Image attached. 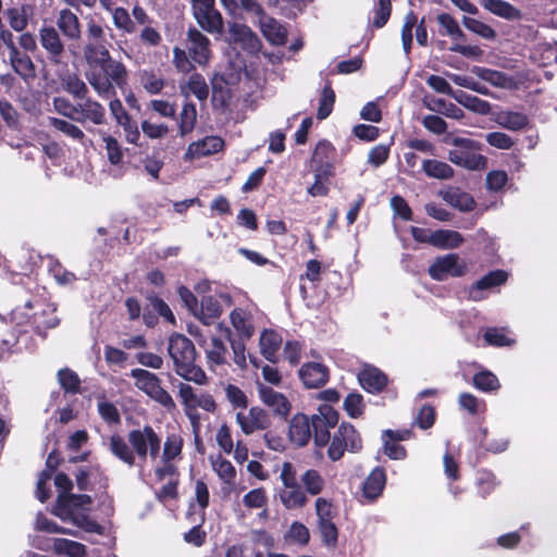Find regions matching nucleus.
Returning <instances> with one entry per match:
<instances>
[{
  "label": "nucleus",
  "mask_w": 557,
  "mask_h": 557,
  "mask_svg": "<svg viewBox=\"0 0 557 557\" xmlns=\"http://www.w3.org/2000/svg\"><path fill=\"white\" fill-rule=\"evenodd\" d=\"M226 347L220 338L213 337L210 347L207 349L209 363L220 366L225 362Z\"/></svg>",
  "instance_id": "13d9d810"
},
{
  "label": "nucleus",
  "mask_w": 557,
  "mask_h": 557,
  "mask_svg": "<svg viewBox=\"0 0 557 557\" xmlns=\"http://www.w3.org/2000/svg\"><path fill=\"white\" fill-rule=\"evenodd\" d=\"M215 441L222 451L230 455L234 450V442L232 437L231 428L223 423L216 431Z\"/></svg>",
  "instance_id": "69168bd1"
},
{
  "label": "nucleus",
  "mask_w": 557,
  "mask_h": 557,
  "mask_svg": "<svg viewBox=\"0 0 557 557\" xmlns=\"http://www.w3.org/2000/svg\"><path fill=\"white\" fill-rule=\"evenodd\" d=\"M65 90L73 95L75 98L85 99L88 92L87 85L77 76H69L64 81Z\"/></svg>",
  "instance_id": "774afa93"
},
{
  "label": "nucleus",
  "mask_w": 557,
  "mask_h": 557,
  "mask_svg": "<svg viewBox=\"0 0 557 557\" xmlns=\"http://www.w3.org/2000/svg\"><path fill=\"white\" fill-rule=\"evenodd\" d=\"M168 351L178 376L198 385H206L208 383V376L205 371L195 364L196 349L188 337L182 334L171 335Z\"/></svg>",
  "instance_id": "39448f33"
},
{
  "label": "nucleus",
  "mask_w": 557,
  "mask_h": 557,
  "mask_svg": "<svg viewBox=\"0 0 557 557\" xmlns=\"http://www.w3.org/2000/svg\"><path fill=\"white\" fill-rule=\"evenodd\" d=\"M361 448V438L355 428L347 423H342L333 436L327 455L333 461L339 460L345 450L356 453Z\"/></svg>",
  "instance_id": "9d476101"
},
{
  "label": "nucleus",
  "mask_w": 557,
  "mask_h": 557,
  "mask_svg": "<svg viewBox=\"0 0 557 557\" xmlns=\"http://www.w3.org/2000/svg\"><path fill=\"white\" fill-rule=\"evenodd\" d=\"M39 40L41 47L48 53V58L53 63H60L64 53V45L58 30L52 26H42L39 29Z\"/></svg>",
  "instance_id": "f3484780"
},
{
  "label": "nucleus",
  "mask_w": 557,
  "mask_h": 557,
  "mask_svg": "<svg viewBox=\"0 0 557 557\" xmlns=\"http://www.w3.org/2000/svg\"><path fill=\"white\" fill-rule=\"evenodd\" d=\"M11 322L18 327V332H25L26 326H33L32 319V299L25 301L24 305L17 306L11 312Z\"/></svg>",
  "instance_id": "49530a36"
},
{
  "label": "nucleus",
  "mask_w": 557,
  "mask_h": 557,
  "mask_svg": "<svg viewBox=\"0 0 557 557\" xmlns=\"http://www.w3.org/2000/svg\"><path fill=\"white\" fill-rule=\"evenodd\" d=\"M463 243L462 235L453 230H437L432 232L430 245L440 249H454Z\"/></svg>",
  "instance_id": "72a5a7b5"
},
{
  "label": "nucleus",
  "mask_w": 557,
  "mask_h": 557,
  "mask_svg": "<svg viewBox=\"0 0 557 557\" xmlns=\"http://www.w3.org/2000/svg\"><path fill=\"white\" fill-rule=\"evenodd\" d=\"M282 339L281 337L273 331H264L262 332L259 345L262 356L271 361H276V355L280 349Z\"/></svg>",
  "instance_id": "58836bf2"
},
{
  "label": "nucleus",
  "mask_w": 557,
  "mask_h": 557,
  "mask_svg": "<svg viewBox=\"0 0 557 557\" xmlns=\"http://www.w3.org/2000/svg\"><path fill=\"white\" fill-rule=\"evenodd\" d=\"M466 272V264L456 253L437 257L429 268L433 280L444 281L448 277H458Z\"/></svg>",
  "instance_id": "9b49d317"
},
{
  "label": "nucleus",
  "mask_w": 557,
  "mask_h": 557,
  "mask_svg": "<svg viewBox=\"0 0 557 557\" xmlns=\"http://www.w3.org/2000/svg\"><path fill=\"white\" fill-rule=\"evenodd\" d=\"M12 70L24 81L33 79L36 76V67L30 57L18 50L8 55Z\"/></svg>",
  "instance_id": "7c9ffc66"
},
{
  "label": "nucleus",
  "mask_w": 557,
  "mask_h": 557,
  "mask_svg": "<svg viewBox=\"0 0 557 557\" xmlns=\"http://www.w3.org/2000/svg\"><path fill=\"white\" fill-rule=\"evenodd\" d=\"M83 55L88 65L85 77L99 97L111 98L116 89L126 88L128 70L123 62L112 58L104 29L94 21L87 24Z\"/></svg>",
  "instance_id": "f257e3e1"
},
{
  "label": "nucleus",
  "mask_w": 557,
  "mask_h": 557,
  "mask_svg": "<svg viewBox=\"0 0 557 557\" xmlns=\"http://www.w3.org/2000/svg\"><path fill=\"white\" fill-rule=\"evenodd\" d=\"M507 280V273L503 270H496L487 273L480 278L469 289V297L474 301H480L485 298L484 292L488 288L498 286L505 283Z\"/></svg>",
  "instance_id": "b1692460"
},
{
  "label": "nucleus",
  "mask_w": 557,
  "mask_h": 557,
  "mask_svg": "<svg viewBox=\"0 0 557 557\" xmlns=\"http://www.w3.org/2000/svg\"><path fill=\"white\" fill-rule=\"evenodd\" d=\"M46 465L49 470H45L40 473L36 490L37 498L41 503H44L49 496L46 490V484L51 478V472L54 471L59 465V458L54 451L49 454Z\"/></svg>",
  "instance_id": "37998d69"
},
{
  "label": "nucleus",
  "mask_w": 557,
  "mask_h": 557,
  "mask_svg": "<svg viewBox=\"0 0 557 557\" xmlns=\"http://www.w3.org/2000/svg\"><path fill=\"white\" fill-rule=\"evenodd\" d=\"M183 443V437L180 433L173 432L166 435L160 461L154 468V475L158 481L177 475L175 462L181 459Z\"/></svg>",
  "instance_id": "6e6552de"
},
{
  "label": "nucleus",
  "mask_w": 557,
  "mask_h": 557,
  "mask_svg": "<svg viewBox=\"0 0 557 557\" xmlns=\"http://www.w3.org/2000/svg\"><path fill=\"white\" fill-rule=\"evenodd\" d=\"M49 123L55 129L60 131L61 133H63L64 135L69 136L74 140L81 141L85 137L84 132L78 126L69 121L61 120L58 117H49Z\"/></svg>",
  "instance_id": "5fc2aeb1"
},
{
  "label": "nucleus",
  "mask_w": 557,
  "mask_h": 557,
  "mask_svg": "<svg viewBox=\"0 0 557 557\" xmlns=\"http://www.w3.org/2000/svg\"><path fill=\"white\" fill-rule=\"evenodd\" d=\"M194 17L199 26L210 34H221L223 30V18L215 8L195 14Z\"/></svg>",
  "instance_id": "e433bc0d"
},
{
  "label": "nucleus",
  "mask_w": 557,
  "mask_h": 557,
  "mask_svg": "<svg viewBox=\"0 0 557 557\" xmlns=\"http://www.w3.org/2000/svg\"><path fill=\"white\" fill-rule=\"evenodd\" d=\"M484 339L488 345L497 347L510 346L515 343L506 335L505 330L496 327L487 329L484 333Z\"/></svg>",
  "instance_id": "680f3d73"
},
{
  "label": "nucleus",
  "mask_w": 557,
  "mask_h": 557,
  "mask_svg": "<svg viewBox=\"0 0 557 557\" xmlns=\"http://www.w3.org/2000/svg\"><path fill=\"white\" fill-rule=\"evenodd\" d=\"M77 113L81 114L76 121H91L94 124L100 125L104 123L106 110L98 101L87 98L83 103H78Z\"/></svg>",
  "instance_id": "2f4dec72"
},
{
  "label": "nucleus",
  "mask_w": 557,
  "mask_h": 557,
  "mask_svg": "<svg viewBox=\"0 0 557 557\" xmlns=\"http://www.w3.org/2000/svg\"><path fill=\"white\" fill-rule=\"evenodd\" d=\"M102 140L106 144V151L110 163L113 165L121 163L123 151L119 141L106 133H102Z\"/></svg>",
  "instance_id": "052dcab7"
},
{
  "label": "nucleus",
  "mask_w": 557,
  "mask_h": 557,
  "mask_svg": "<svg viewBox=\"0 0 557 557\" xmlns=\"http://www.w3.org/2000/svg\"><path fill=\"white\" fill-rule=\"evenodd\" d=\"M299 379L307 388H319L329 381V369L321 362L304 363L298 371Z\"/></svg>",
  "instance_id": "2eb2a0df"
},
{
  "label": "nucleus",
  "mask_w": 557,
  "mask_h": 557,
  "mask_svg": "<svg viewBox=\"0 0 557 557\" xmlns=\"http://www.w3.org/2000/svg\"><path fill=\"white\" fill-rule=\"evenodd\" d=\"M222 308L219 301L212 296H205L198 306V315H196L205 324L209 325L220 317Z\"/></svg>",
  "instance_id": "79ce46f5"
},
{
  "label": "nucleus",
  "mask_w": 557,
  "mask_h": 557,
  "mask_svg": "<svg viewBox=\"0 0 557 557\" xmlns=\"http://www.w3.org/2000/svg\"><path fill=\"white\" fill-rule=\"evenodd\" d=\"M528 116L521 112L502 111L496 115V123L509 131H520L528 125Z\"/></svg>",
  "instance_id": "a19ab883"
},
{
  "label": "nucleus",
  "mask_w": 557,
  "mask_h": 557,
  "mask_svg": "<svg viewBox=\"0 0 557 557\" xmlns=\"http://www.w3.org/2000/svg\"><path fill=\"white\" fill-rule=\"evenodd\" d=\"M459 406L470 414H476L485 409V403L470 393H462L458 398Z\"/></svg>",
  "instance_id": "338daca9"
},
{
  "label": "nucleus",
  "mask_w": 557,
  "mask_h": 557,
  "mask_svg": "<svg viewBox=\"0 0 557 557\" xmlns=\"http://www.w3.org/2000/svg\"><path fill=\"white\" fill-rule=\"evenodd\" d=\"M178 397L185 409H198L199 393H197L190 385L186 383H178Z\"/></svg>",
  "instance_id": "6e6d98bb"
},
{
  "label": "nucleus",
  "mask_w": 557,
  "mask_h": 557,
  "mask_svg": "<svg viewBox=\"0 0 557 557\" xmlns=\"http://www.w3.org/2000/svg\"><path fill=\"white\" fill-rule=\"evenodd\" d=\"M209 461L211 469L223 483V490L230 493L235 486L236 469L233 463L225 459L221 454L210 455Z\"/></svg>",
  "instance_id": "aec40b11"
},
{
  "label": "nucleus",
  "mask_w": 557,
  "mask_h": 557,
  "mask_svg": "<svg viewBox=\"0 0 557 557\" xmlns=\"http://www.w3.org/2000/svg\"><path fill=\"white\" fill-rule=\"evenodd\" d=\"M472 72L495 87L505 89H516L518 87L517 81L506 73L480 66H474Z\"/></svg>",
  "instance_id": "393cba45"
},
{
  "label": "nucleus",
  "mask_w": 557,
  "mask_h": 557,
  "mask_svg": "<svg viewBox=\"0 0 557 557\" xmlns=\"http://www.w3.org/2000/svg\"><path fill=\"white\" fill-rule=\"evenodd\" d=\"M386 483L385 472L381 468H375L366 479L363 484V495L370 500L381 495Z\"/></svg>",
  "instance_id": "c9c22d12"
},
{
  "label": "nucleus",
  "mask_w": 557,
  "mask_h": 557,
  "mask_svg": "<svg viewBox=\"0 0 557 557\" xmlns=\"http://www.w3.org/2000/svg\"><path fill=\"white\" fill-rule=\"evenodd\" d=\"M54 485L59 492L53 513L63 521H69L75 527L92 533H101L102 527L88 516L91 506V497L85 494H71L73 483L64 473H58Z\"/></svg>",
  "instance_id": "f03ea898"
},
{
  "label": "nucleus",
  "mask_w": 557,
  "mask_h": 557,
  "mask_svg": "<svg viewBox=\"0 0 557 557\" xmlns=\"http://www.w3.org/2000/svg\"><path fill=\"white\" fill-rule=\"evenodd\" d=\"M109 450L114 457L127 465L134 467L136 457L146 461L149 457L156 460L161 448V438L151 425L134 429L127 434V442L119 434L109 437Z\"/></svg>",
  "instance_id": "7ed1b4c3"
},
{
  "label": "nucleus",
  "mask_w": 557,
  "mask_h": 557,
  "mask_svg": "<svg viewBox=\"0 0 557 557\" xmlns=\"http://www.w3.org/2000/svg\"><path fill=\"white\" fill-rule=\"evenodd\" d=\"M507 280V273L503 270H496L487 273L480 278L469 289V297L474 301H480L485 298L484 292L488 288L498 286L505 283Z\"/></svg>",
  "instance_id": "5701e85b"
},
{
  "label": "nucleus",
  "mask_w": 557,
  "mask_h": 557,
  "mask_svg": "<svg viewBox=\"0 0 557 557\" xmlns=\"http://www.w3.org/2000/svg\"><path fill=\"white\" fill-rule=\"evenodd\" d=\"M32 319L33 327L38 333L55 327L59 324V319L55 315V306L38 297L32 299Z\"/></svg>",
  "instance_id": "ddd939ff"
},
{
  "label": "nucleus",
  "mask_w": 557,
  "mask_h": 557,
  "mask_svg": "<svg viewBox=\"0 0 557 557\" xmlns=\"http://www.w3.org/2000/svg\"><path fill=\"white\" fill-rule=\"evenodd\" d=\"M451 144L454 148L448 152L450 162L471 171L486 168L487 159L479 153L481 144L466 137H454Z\"/></svg>",
  "instance_id": "423d86ee"
},
{
  "label": "nucleus",
  "mask_w": 557,
  "mask_h": 557,
  "mask_svg": "<svg viewBox=\"0 0 557 557\" xmlns=\"http://www.w3.org/2000/svg\"><path fill=\"white\" fill-rule=\"evenodd\" d=\"M113 23L117 29L132 34L136 30L135 23L124 8H115L112 12Z\"/></svg>",
  "instance_id": "bf43d9fd"
},
{
  "label": "nucleus",
  "mask_w": 557,
  "mask_h": 557,
  "mask_svg": "<svg viewBox=\"0 0 557 557\" xmlns=\"http://www.w3.org/2000/svg\"><path fill=\"white\" fill-rule=\"evenodd\" d=\"M257 391L262 404L269 407L274 414L286 417L289 413L292 408L290 403L282 393L262 383H257Z\"/></svg>",
  "instance_id": "dca6fc26"
},
{
  "label": "nucleus",
  "mask_w": 557,
  "mask_h": 557,
  "mask_svg": "<svg viewBox=\"0 0 557 557\" xmlns=\"http://www.w3.org/2000/svg\"><path fill=\"white\" fill-rule=\"evenodd\" d=\"M318 529L323 543L327 547H335L337 544L338 531L334 519L336 509L334 504L324 497H318L314 502Z\"/></svg>",
  "instance_id": "1a4fd4ad"
},
{
  "label": "nucleus",
  "mask_w": 557,
  "mask_h": 557,
  "mask_svg": "<svg viewBox=\"0 0 557 557\" xmlns=\"http://www.w3.org/2000/svg\"><path fill=\"white\" fill-rule=\"evenodd\" d=\"M231 41L239 45L248 53H256L261 48L258 36L246 25L234 23L230 26Z\"/></svg>",
  "instance_id": "412c9836"
},
{
  "label": "nucleus",
  "mask_w": 557,
  "mask_h": 557,
  "mask_svg": "<svg viewBox=\"0 0 557 557\" xmlns=\"http://www.w3.org/2000/svg\"><path fill=\"white\" fill-rule=\"evenodd\" d=\"M280 499L284 507L288 510L302 508L308 502L306 492L299 484L287 486L281 490Z\"/></svg>",
  "instance_id": "f704fd0d"
},
{
  "label": "nucleus",
  "mask_w": 557,
  "mask_h": 557,
  "mask_svg": "<svg viewBox=\"0 0 557 557\" xmlns=\"http://www.w3.org/2000/svg\"><path fill=\"white\" fill-rule=\"evenodd\" d=\"M181 92L186 98L194 95L199 101H205L208 98L209 88L200 74H193L184 85H181Z\"/></svg>",
  "instance_id": "4c0bfd02"
},
{
  "label": "nucleus",
  "mask_w": 557,
  "mask_h": 557,
  "mask_svg": "<svg viewBox=\"0 0 557 557\" xmlns=\"http://www.w3.org/2000/svg\"><path fill=\"white\" fill-rule=\"evenodd\" d=\"M422 170L429 177L437 180H448L454 175L453 168L446 162L438 160H424Z\"/></svg>",
  "instance_id": "a18cd8bd"
},
{
  "label": "nucleus",
  "mask_w": 557,
  "mask_h": 557,
  "mask_svg": "<svg viewBox=\"0 0 557 557\" xmlns=\"http://www.w3.org/2000/svg\"><path fill=\"white\" fill-rule=\"evenodd\" d=\"M230 321L242 339H249L255 333V318L249 308H235L230 314Z\"/></svg>",
  "instance_id": "4be33fe9"
},
{
  "label": "nucleus",
  "mask_w": 557,
  "mask_h": 557,
  "mask_svg": "<svg viewBox=\"0 0 557 557\" xmlns=\"http://www.w3.org/2000/svg\"><path fill=\"white\" fill-rule=\"evenodd\" d=\"M129 375L135 381V386L151 399L160 404L166 410H174L176 405L172 396L161 386V380L157 374L140 368L131 370Z\"/></svg>",
  "instance_id": "0eeeda50"
},
{
  "label": "nucleus",
  "mask_w": 557,
  "mask_h": 557,
  "mask_svg": "<svg viewBox=\"0 0 557 557\" xmlns=\"http://www.w3.org/2000/svg\"><path fill=\"white\" fill-rule=\"evenodd\" d=\"M414 27L417 42L421 46H425L428 42V33L423 23L421 22L419 25H417V16L414 15V13H407L404 18V24L401 27V41L406 54H408L411 49L412 29Z\"/></svg>",
  "instance_id": "6ab92c4d"
},
{
  "label": "nucleus",
  "mask_w": 557,
  "mask_h": 557,
  "mask_svg": "<svg viewBox=\"0 0 557 557\" xmlns=\"http://www.w3.org/2000/svg\"><path fill=\"white\" fill-rule=\"evenodd\" d=\"M335 102V92L332 89L330 83H327L321 92L320 99H319V109H318V119L324 120L326 119L332 110Z\"/></svg>",
  "instance_id": "603ef678"
},
{
  "label": "nucleus",
  "mask_w": 557,
  "mask_h": 557,
  "mask_svg": "<svg viewBox=\"0 0 557 557\" xmlns=\"http://www.w3.org/2000/svg\"><path fill=\"white\" fill-rule=\"evenodd\" d=\"M300 482L305 488L304 491L312 496L322 493L325 486L324 478L314 469L305 471L300 476Z\"/></svg>",
  "instance_id": "c03bdc74"
},
{
  "label": "nucleus",
  "mask_w": 557,
  "mask_h": 557,
  "mask_svg": "<svg viewBox=\"0 0 557 557\" xmlns=\"http://www.w3.org/2000/svg\"><path fill=\"white\" fill-rule=\"evenodd\" d=\"M462 24L468 30L482 37L483 39L494 40L497 37L496 30L480 20L463 16Z\"/></svg>",
  "instance_id": "de8ad7c7"
},
{
  "label": "nucleus",
  "mask_w": 557,
  "mask_h": 557,
  "mask_svg": "<svg viewBox=\"0 0 557 557\" xmlns=\"http://www.w3.org/2000/svg\"><path fill=\"white\" fill-rule=\"evenodd\" d=\"M33 14L34 7L30 4H22L21 7L7 9L5 11V16L10 27L17 33L26 29L28 21Z\"/></svg>",
  "instance_id": "c756f323"
},
{
  "label": "nucleus",
  "mask_w": 557,
  "mask_h": 557,
  "mask_svg": "<svg viewBox=\"0 0 557 557\" xmlns=\"http://www.w3.org/2000/svg\"><path fill=\"white\" fill-rule=\"evenodd\" d=\"M235 421L245 435H251L257 431H263L270 425V418L267 411L253 406L248 410L242 409L236 412Z\"/></svg>",
  "instance_id": "f8f14e48"
},
{
  "label": "nucleus",
  "mask_w": 557,
  "mask_h": 557,
  "mask_svg": "<svg viewBox=\"0 0 557 557\" xmlns=\"http://www.w3.org/2000/svg\"><path fill=\"white\" fill-rule=\"evenodd\" d=\"M57 25L60 32L71 40H78L82 36L81 23L77 15L69 9L59 12Z\"/></svg>",
  "instance_id": "a878e982"
},
{
  "label": "nucleus",
  "mask_w": 557,
  "mask_h": 557,
  "mask_svg": "<svg viewBox=\"0 0 557 557\" xmlns=\"http://www.w3.org/2000/svg\"><path fill=\"white\" fill-rule=\"evenodd\" d=\"M441 195L447 203L460 211L469 212L475 207V201L472 196L459 188H448L442 191Z\"/></svg>",
  "instance_id": "473e14b6"
},
{
  "label": "nucleus",
  "mask_w": 557,
  "mask_h": 557,
  "mask_svg": "<svg viewBox=\"0 0 557 557\" xmlns=\"http://www.w3.org/2000/svg\"><path fill=\"white\" fill-rule=\"evenodd\" d=\"M58 380L65 392L75 393L79 388L81 380L78 375L70 369H61L58 372Z\"/></svg>",
  "instance_id": "0e129e2a"
},
{
  "label": "nucleus",
  "mask_w": 557,
  "mask_h": 557,
  "mask_svg": "<svg viewBox=\"0 0 557 557\" xmlns=\"http://www.w3.org/2000/svg\"><path fill=\"white\" fill-rule=\"evenodd\" d=\"M53 549L58 554H64L69 557H84L85 555V546L78 542L65 540V539H55L53 540Z\"/></svg>",
  "instance_id": "8fccbe9b"
},
{
  "label": "nucleus",
  "mask_w": 557,
  "mask_h": 557,
  "mask_svg": "<svg viewBox=\"0 0 557 557\" xmlns=\"http://www.w3.org/2000/svg\"><path fill=\"white\" fill-rule=\"evenodd\" d=\"M225 397L235 409H247L248 398L246 394L234 384H226L224 387Z\"/></svg>",
  "instance_id": "4d7b16f0"
},
{
  "label": "nucleus",
  "mask_w": 557,
  "mask_h": 557,
  "mask_svg": "<svg viewBox=\"0 0 557 557\" xmlns=\"http://www.w3.org/2000/svg\"><path fill=\"white\" fill-rule=\"evenodd\" d=\"M358 380L361 386L370 393H377L387 384L386 375L374 367L363 368L358 374Z\"/></svg>",
  "instance_id": "cd10ccee"
},
{
  "label": "nucleus",
  "mask_w": 557,
  "mask_h": 557,
  "mask_svg": "<svg viewBox=\"0 0 557 557\" xmlns=\"http://www.w3.org/2000/svg\"><path fill=\"white\" fill-rule=\"evenodd\" d=\"M480 2L490 13L504 20L518 21L522 16L519 9L505 0H480Z\"/></svg>",
  "instance_id": "c85d7f7f"
},
{
  "label": "nucleus",
  "mask_w": 557,
  "mask_h": 557,
  "mask_svg": "<svg viewBox=\"0 0 557 557\" xmlns=\"http://www.w3.org/2000/svg\"><path fill=\"white\" fill-rule=\"evenodd\" d=\"M473 385L485 393L497 391L500 387L497 376L487 370L480 371L473 375Z\"/></svg>",
  "instance_id": "3c124183"
},
{
  "label": "nucleus",
  "mask_w": 557,
  "mask_h": 557,
  "mask_svg": "<svg viewBox=\"0 0 557 557\" xmlns=\"http://www.w3.org/2000/svg\"><path fill=\"white\" fill-rule=\"evenodd\" d=\"M187 38V49L193 62L200 66L207 65L211 57L209 38L196 28L188 30Z\"/></svg>",
  "instance_id": "4468645a"
},
{
  "label": "nucleus",
  "mask_w": 557,
  "mask_h": 557,
  "mask_svg": "<svg viewBox=\"0 0 557 557\" xmlns=\"http://www.w3.org/2000/svg\"><path fill=\"white\" fill-rule=\"evenodd\" d=\"M286 536L293 543L306 545L310 540V532L304 523L295 521L290 524Z\"/></svg>",
  "instance_id": "e2e57ef3"
},
{
  "label": "nucleus",
  "mask_w": 557,
  "mask_h": 557,
  "mask_svg": "<svg viewBox=\"0 0 557 557\" xmlns=\"http://www.w3.org/2000/svg\"><path fill=\"white\" fill-rule=\"evenodd\" d=\"M453 98L458 103L475 113L487 114L491 111V104L487 101L482 100L476 96L467 94L462 90H456V92L453 94Z\"/></svg>",
  "instance_id": "ea45409f"
},
{
  "label": "nucleus",
  "mask_w": 557,
  "mask_h": 557,
  "mask_svg": "<svg viewBox=\"0 0 557 557\" xmlns=\"http://www.w3.org/2000/svg\"><path fill=\"white\" fill-rule=\"evenodd\" d=\"M438 25L444 28L443 35H447L453 39H463L465 33L458 25L457 21L448 13H442L437 16Z\"/></svg>",
  "instance_id": "864d4df0"
},
{
  "label": "nucleus",
  "mask_w": 557,
  "mask_h": 557,
  "mask_svg": "<svg viewBox=\"0 0 557 557\" xmlns=\"http://www.w3.org/2000/svg\"><path fill=\"white\" fill-rule=\"evenodd\" d=\"M196 121L197 110L195 104L191 102H185L180 113L178 128L181 136H185L190 133L196 125Z\"/></svg>",
  "instance_id": "09e8293b"
},
{
  "label": "nucleus",
  "mask_w": 557,
  "mask_h": 557,
  "mask_svg": "<svg viewBox=\"0 0 557 557\" xmlns=\"http://www.w3.org/2000/svg\"><path fill=\"white\" fill-rule=\"evenodd\" d=\"M260 28L263 36L275 46L284 45L287 32L285 27L271 16L262 14L260 16Z\"/></svg>",
  "instance_id": "bb28decb"
},
{
  "label": "nucleus",
  "mask_w": 557,
  "mask_h": 557,
  "mask_svg": "<svg viewBox=\"0 0 557 557\" xmlns=\"http://www.w3.org/2000/svg\"><path fill=\"white\" fill-rule=\"evenodd\" d=\"M338 422L337 411L329 404L321 405L318 412L309 418L304 413L295 414L289 423L288 436L293 444L302 447L312 435L318 447H324L330 442V429Z\"/></svg>",
  "instance_id": "20e7f679"
},
{
  "label": "nucleus",
  "mask_w": 557,
  "mask_h": 557,
  "mask_svg": "<svg viewBox=\"0 0 557 557\" xmlns=\"http://www.w3.org/2000/svg\"><path fill=\"white\" fill-rule=\"evenodd\" d=\"M224 147V140L219 136H207L202 139L191 143L185 154L184 159L191 161L202 157H207L219 152Z\"/></svg>",
  "instance_id": "a211bd4d"
}]
</instances>
